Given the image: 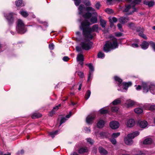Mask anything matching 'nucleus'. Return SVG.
<instances>
[{
	"instance_id": "obj_24",
	"label": "nucleus",
	"mask_w": 155,
	"mask_h": 155,
	"mask_svg": "<svg viewBox=\"0 0 155 155\" xmlns=\"http://www.w3.org/2000/svg\"><path fill=\"white\" fill-rule=\"evenodd\" d=\"M92 14L89 12H87L83 14V16L85 19H89L92 16Z\"/></svg>"
},
{
	"instance_id": "obj_44",
	"label": "nucleus",
	"mask_w": 155,
	"mask_h": 155,
	"mask_svg": "<svg viewBox=\"0 0 155 155\" xmlns=\"http://www.w3.org/2000/svg\"><path fill=\"white\" fill-rule=\"evenodd\" d=\"M58 132V130H56L54 131L51 132L49 133V135H50V136H51L52 138H53L54 137V135L57 134Z\"/></svg>"
},
{
	"instance_id": "obj_42",
	"label": "nucleus",
	"mask_w": 155,
	"mask_h": 155,
	"mask_svg": "<svg viewBox=\"0 0 155 155\" xmlns=\"http://www.w3.org/2000/svg\"><path fill=\"white\" fill-rule=\"evenodd\" d=\"M104 11L108 14L113 13L114 12L113 10L110 8H107L105 9Z\"/></svg>"
},
{
	"instance_id": "obj_2",
	"label": "nucleus",
	"mask_w": 155,
	"mask_h": 155,
	"mask_svg": "<svg viewBox=\"0 0 155 155\" xmlns=\"http://www.w3.org/2000/svg\"><path fill=\"white\" fill-rule=\"evenodd\" d=\"M112 41H107L104 46L103 50L106 53L110 51L111 49H114L118 47L117 39L114 36L110 37Z\"/></svg>"
},
{
	"instance_id": "obj_54",
	"label": "nucleus",
	"mask_w": 155,
	"mask_h": 155,
	"mask_svg": "<svg viewBox=\"0 0 155 155\" xmlns=\"http://www.w3.org/2000/svg\"><path fill=\"white\" fill-rule=\"evenodd\" d=\"M118 109V107H112L111 108V110L113 112H117Z\"/></svg>"
},
{
	"instance_id": "obj_16",
	"label": "nucleus",
	"mask_w": 155,
	"mask_h": 155,
	"mask_svg": "<svg viewBox=\"0 0 155 155\" xmlns=\"http://www.w3.org/2000/svg\"><path fill=\"white\" fill-rule=\"evenodd\" d=\"M149 46V43L146 41H143L140 45L141 48L144 50L147 49Z\"/></svg>"
},
{
	"instance_id": "obj_62",
	"label": "nucleus",
	"mask_w": 155,
	"mask_h": 155,
	"mask_svg": "<svg viewBox=\"0 0 155 155\" xmlns=\"http://www.w3.org/2000/svg\"><path fill=\"white\" fill-rule=\"evenodd\" d=\"M76 51L78 52H81L82 51V49L81 48L78 46H77L76 47Z\"/></svg>"
},
{
	"instance_id": "obj_39",
	"label": "nucleus",
	"mask_w": 155,
	"mask_h": 155,
	"mask_svg": "<svg viewBox=\"0 0 155 155\" xmlns=\"http://www.w3.org/2000/svg\"><path fill=\"white\" fill-rule=\"evenodd\" d=\"M23 3L22 0H18L15 2V5L17 7H20L22 5Z\"/></svg>"
},
{
	"instance_id": "obj_57",
	"label": "nucleus",
	"mask_w": 155,
	"mask_h": 155,
	"mask_svg": "<svg viewBox=\"0 0 155 155\" xmlns=\"http://www.w3.org/2000/svg\"><path fill=\"white\" fill-rule=\"evenodd\" d=\"M123 35V33L120 32H115V35L117 37H119L122 36Z\"/></svg>"
},
{
	"instance_id": "obj_13",
	"label": "nucleus",
	"mask_w": 155,
	"mask_h": 155,
	"mask_svg": "<svg viewBox=\"0 0 155 155\" xmlns=\"http://www.w3.org/2000/svg\"><path fill=\"white\" fill-rule=\"evenodd\" d=\"M126 124L127 127H131L135 125V122L134 119H130L127 120Z\"/></svg>"
},
{
	"instance_id": "obj_45",
	"label": "nucleus",
	"mask_w": 155,
	"mask_h": 155,
	"mask_svg": "<svg viewBox=\"0 0 155 155\" xmlns=\"http://www.w3.org/2000/svg\"><path fill=\"white\" fill-rule=\"evenodd\" d=\"M104 56V54L101 51L99 52L97 54V57L99 58H103Z\"/></svg>"
},
{
	"instance_id": "obj_36",
	"label": "nucleus",
	"mask_w": 155,
	"mask_h": 155,
	"mask_svg": "<svg viewBox=\"0 0 155 155\" xmlns=\"http://www.w3.org/2000/svg\"><path fill=\"white\" fill-rule=\"evenodd\" d=\"M91 94V92L90 90L87 91L85 95V98L86 100H87L90 97Z\"/></svg>"
},
{
	"instance_id": "obj_34",
	"label": "nucleus",
	"mask_w": 155,
	"mask_h": 155,
	"mask_svg": "<svg viewBox=\"0 0 155 155\" xmlns=\"http://www.w3.org/2000/svg\"><path fill=\"white\" fill-rule=\"evenodd\" d=\"M135 112L137 114H140L143 112V110L140 107H137L134 110Z\"/></svg>"
},
{
	"instance_id": "obj_35",
	"label": "nucleus",
	"mask_w": 155,
	"mask_h": 155,
	"mask_svg": "<svg viewBox=\"0 0 155 155\" xmlns=\"http://www.w3.org/2000/svg\"><path fill=\"white\" fill-rule=\"evenodd\" d=\"M121 103L120 98H118L115 100L113 102L112 104L114 105H116L120 104Z\"/></svg>"
},
{
	"instance_id": "obj_32",
	"label": "nucleus",
	"mask_w": 155,
	"mask_h": 155,
	"mask_svg": "<svg viewBox=\"0 0 155 155\" xmlns=\"http://www.w3.org/2000/svg\"><path fill=\"white\" fill-rule=\"evenodd\" d=\"M128 26L133 30H135L136 27L135 24L133 22H130L128 24Z\"/></svg>"
},
{
	"instance_id": "obj_63",
	"label": "nucleus",
	"mask_w": 155,
	"mask_h": 155,
	"mask_svg": "<svg viewBox=\"0 0 155 155\" xmlns=\"http://www.w3.org/2000/svg\"><path fill=\"white\" fill-rule=\"evenodd\" d=\"M0 155H11V153L9 152H7V153L3 154L2 152L0 150Z\"/></svg>"
},
{
	"instance_id": "obj_53",
	"label": "nucleus",
	"mask_w": 155,
	"mask_h": 155,
	"mask_svg": "<svg viewBox=\"0 0 155 155\" xmlns=\"http://www.w3.org/2000/svg\"><path fill=\"white\" fill-rule=\"evenodd\" d=\"M117 26L118 28V29H119L120 31L121 32H123L124 30L122 28V25L121 24H118L117 25Z\"/></svg>"
},
{
	"instance_id": "obj_17",
	"label": "nucleus",
	"mask_w": 155,
	"mask_h": 155,
	"mask_svg": "<svg viewBox=\"0 0 155 155\" xmlns=\"http://www.w3.org/2000/svg\"><path fill=\"white\" fill-rule=\"evenodd\" d=\"M99 21L100 25L101 27L103 28H105L106 26L107 21L102 19L100 16Z\"/></svg>"
},
{
	"instance_id": "obj_4",
	"label": "nucleus",
	"mask_w": 155,
	"mask_h": 155,
	"mask_svg": "<svg viewBox=\"0 0 155 155\" xmlns=\"http://www.w3.org/2000/svg\"><path fill=\"white\" fill-rule=\"evenodd\" d=\"M139 134V133L137 131L128 134L127 137L124 138V141L125 143L128 145L131 144L133 143L132 139L138 135Z\"/></svg>"
},
{
	"instance_id": "obj_7",
	"label": "nucleus",
	"mask_w": 155,
	"mask_h": 155,
	"mask_svg": "<svg viewBox=\"0 0 155 155\" xmlns=\"http://www.w3.org/2000/svg\"><path fill=\"white\" fill-rule=\"evenodd\" d=\"M95 117L96 115L94 114H93L88 115L86 119V122L87 123L89 124H92Z\"/></svg>"
},
{
	"instance_id": "obj_3",
	"label": "nucleus",
	"mask_w": 155,
	"mask_h": 155,
	"mask_svg": "<svg viewBox=\"0 0 155 155\" xmlns=\"http://www.w3.org/2000/svg\"><path fill=\"white\" fill-rule=\"evenodd\" d=\"M142 88L143 92L146 93L149 90L153 94H155V83L153 82L143 83Z\"/></svg>"
},
{
	"instance_id": "obj_51",
	"label": "nucleus",
	"mask_w": 155,
	"mask_h": 155,
	"mask_svg": "<svg viewBox=\"0 0 155 155\" xmlns=\"http://www.w3.org/2000/svg\"><path fill=\"white\" fill-rule=\"evenodd\" d=\"M86 140L88 143L91 145L94 142L93 140L90 138H87L86 139Z\"/></svg>"
},
{
	"instance_id": "obj_12",
	"label": "nucleus",
	"mask_w": 155,
	"mask_h": 155,
	"mask_svg": "<svg viewBox=\"0 0 155 155\" xmlns=\"http://www.w3.org/2000/svg\"><path fill=\"white\" fill-rule=\"evenodd\" d=\"M61 106V104H60L54 107L53 109L50 111L49 114V115L52 117L55 114V111L59 108V107Z\"/></svg>"
},
{
	"instance_id": "obj_52",
	"label": "nucleus",
	"mask_w": 155,
	"mask_h": 155,
	"mask_svg": "<svg viewBox=\"0 0 155 155\" xmlns=\"http://www.w3.org/2000/svg\"><path fill=\"white\" fill-rule=\"evenodd\" d=\"M110 141L113 144H115L117 143V141L114 138L111 137L110 139Z\"/></svg>"
},
{
	"instance_id": "obj_22",
	"label": "nucleus",
	"mask_w": 155,
	"mask_h": 155,
	"mask_svg": "<svg viewBox=\"0 0 155 155\" xmlns=\"http://www.w3.org/2000/svg\"><path fill=\"white\" fill-rule=\"evenodd\" d=\"M88 150V149L87 147H84L80 148L78 150V152L79 153L82 154L84 153L87 152Z\"/></svg>"
},
{
	"instance_id": "obj_59",
	"label": "nucleus",
	"mask_w": 155,
	"mask_h": 155,
	"mask_svg": "<svg viewBox=\"0 0 155 155\" xmlns=\"http://www.w3.org/2000/svg\"><path fill=\"white\" fill-rule=\"evenodd\" d=\"M109 21L110 24V28H113L114 27H115V26L114 25V23L112 21L111 19H109Z\"/></svg>"
},
{
	"instance_id": "obj_29",
	"label": "nucleus",
	"mask_w": 155,
	"mask_h": 155,
	"mask_svg": "<svg viewBox=\"0 0 155 155\" xmlns=\"http://www.w3.org/2000/svg\"><path fill=\"white\" fill-rule=\"evenodd\" d=\"M144 4L146 5H148L150 7H152L154 5L155 2L153 1H150L146 2Z\"/></svg>"
},
{
	"instance_id": "obj_20",
	"label": "nucleus",
	"mask_w": 155,
	"mask_h": 155,
	"mask_svg": "<svg viewBox=\"0 0 155 155\" xmlns=\"http://www.w3.org/2000/svg\"><path fill=\"white\" fill-rule=\"evenodd\" d=\"M122 84L124 89L127 90L128 89V88L131 85L132 83L131 82H123Z\"/></svg>"
},
{
	"instance_id": "obj_60",
	"label": "nucleus",
	"mask_w": 155,
	"mask_h": 155,
	"mask_svg": "<svg viewBox=\"0 0 155 155\" xmlns=\"http://www.w3.org/2000/svg\"><path fill=\"white\" fill-rule=\"evenodd\" d=\"M54 45L53 43H51L49 45V48L50 50H53L54 48Z\"/></svg>"
},
{
	"instance_id": "obj_5",
	"label": "nucleus",
	"mask_w": 155,
	"mask_h": 155,
	"mask_svg": "<svg viewBox=\"0 0 155 155\" xmlns=\"http://www.w3.org/2000/svg\"><path fill=\"white\" fill-rule=\"evenodd\" d=\"M92 44V42L91 41H89L87 43L83 41L81 42L80 45L83 49L88 50L91 48Z\"/></svg>"
},
{
	"instance_id": "obj_6",
	"label": "nucleus",
	"mask_w": 155,
	"mask_h": 155,
	"mask_svg": "<svg viewBox=\"0 0 155 155\" xmlns=\"http://www.w3.org/2000/svg\"><path fill=\"white\" fill-rule=\"evenodd\" d=\"M6 18L7 20L8 24L12 25L14 22V18L12 13L7 14L5 15Z\"/></svg>"
},
{
	"instance_id": "obj_56",
	"label": "nucleus",
	"mask_w": 155,
	"mask_h": 155,
	"mask_svg": "<svg viewBox=\"0 0 155 155\" xmlns=\"http://www.w3.org/2000/svg\"><path fill=\"white\" fill-rule=\"evenodd\" d=\"M78 74L81 78H83L84 77V75L83 72L81 71L78 72Z\"/></svg>"
},
{
	"instance_id": "obj_50",
	"label": "nucleus",
	"mask_w": 155,
	"mask_h": 155,
	"mask_svg": "<svg viewBox=\"0 0 155 155\" xmlns=\"http://www.w3.org/2000/svg\"><path fill=\"white\" fill-rule=\"evenodd\" d=\"M100 111L101 114H106L108 113V111L107 110L103 109V108L101 109L100 110Z\"/></svg>"
},
{
	"instance_id": "obj_14",
	"label": "nucleus",
	"mask_w": 155,
	"mask_h": 155,
	"mask_svg": "<svg viewBox=\"0 0 155 155\" xmlns=\"http://www.w3.org/2000/svg\"><path fill=\"white\" fill-rule=\"evenodd\" d=\"M144 107L146 110H155V105H150L149 104H146L144 105Z\"/></svg>"
},
{
	"instance_id": "obj_41",
	"label": "nucleus",
	"mask_w": 155,
	"mask_h": 155,
	"mask_svg": "<svg viewBox=\"0 0 155 155\" xmlns=\"http://www.w3.org/2000/svg\"><path fill=\"white\" fill-rule=\"evenodd\" d=\"M86 10L87 12L90 11L94 12L95 11V9L94 8L91 7H89V6L88 7H86Z\"/></svg>"
},
{
	"instance_id": "obj_25",
	"label": "nucleus",
	"mask_w": 155,
	"mask_h": 155,
	"mask_svg": "<svg viewBox=\"0 0 155 155\" xmlns=\"http://www.w3.org/2000/svg\"><path fill=\"white\" fill-rule=\"evenodd\" d=\"M147 124V123L145 121H141L139 123V126L140 127L142 128H145L146 127Z\"/></svg>"
},
{
	"instance_id": "obj_18",
	"label": "nucleus",
	"mask_w": 155,
	"mask_h": 155,
	"mask_svg": "<svg viewBox=\"0 0 155 155\" xmlns=\"http://www.w3.org/2000/svg\"><path fill=\"white\" fill-rule=\"evenodd\" d=\"M85 7L84 5L82 4H81L78 8V14L79 15H82L83 13V11L85 9Z\"/></svg>"
},
{
	"instance_id": "obj_19",
	"label": "nucleus",
	"mask_w": 155,
	"mask_h": 155,
	"mask_svg": "<svg viewBox=\"0 0 155 155\" xmlns=\"http://www.w3.org/2000/svg\"><path fill=\"white\" fill-rule=\"evenodd\" d=\"M104 121L103 120H100L97 122V126L99 128H102L104 127Z\"/></svg>"
},
{
	"instance_id": "obj_64",
	"label": "nucleus",
	"mask_w": 155,
	"mask_h": 155,
	"mask_svg": "<svg viewBox=\"0 0 155 155\" xmlns=\"http://www.w3.org/2000/svg\"><path fill=\"white\" fill-rule=\"evenodd\" d=\"M86 65L89 68H93V66L91 63L86 64Z\"/></svg>"
},
{
	"instance_id": "obj_30",
	"label": "nucleus",
	"mask_w": 155,
	"mask_h": 155,
	"mask_svg": "<svg viewBox=\"0 0 155 155\" xmlns=\"http://www.w3.org/2000/svg\"><path fill=\"white\" fill-rule=\"evenodd\" d=\"M77 60L78 61H84V58L83 55L82 54H79L77 55Z\"/></svg>"
},
{
	"instance_id": "obj_28",
	"label": "nucleus",
	"mask_w": 155,
	"mask_h": 155,
	"mask_svg": "<svg viewBox=\"0 0 155 155\" xmlns=\"http://www.w3.org/2000/svg\"><path fill=\"white\" fill-rule=\"evenodd\" d=\"M16 27H25V25L23 21L21 19H18L17 21Z\"/></svg>"
},
{
	"instance_id": "obj_26",
	"label": "nucleus",
	"mask_w": 155,
	"mask_h": 155,
	"mask_svg": "<svg viewBox=\"0 0 155 155\" xmlns=\"http://www.w3.org/2000/svg\"><path fill=\"white\" fill-rule=\"evenodd\" d=\"M135 30H136L137 32H139V33H143L144 31V29L142 27H136Z\"/></svg>"
},
{
	"instance_id": "obj_55",
	"label": "nucleus",
	"mask_w": 155,
	"mask_h": 155,
	"mask_svg": "<svg viewBox=\"0 0 155 155\" xmlns=\"http://www.w3.org/2000/svg\"><path fill=\"white\" fill-rule=\"evenodd\" d=\"M66 119L64 117H62L61 118L60 121V123L59 126H60L63 123H64L65 121L66 120Z\"/></svg>"
},
{
	"instance_id": "obj_23",
	"label": "nucleus",
	"mask_w": 155,
	"mask_h": 155,
	"mask_svg": "<svg viewBox=\"0 0 155 155\" xmlns=\"http://www.w3.org/2000/svg\"><path fill=\"white\" fill-rule=\"evenodd\" d=\"M99 150L100 153L101 154L106 155L107 154V151L102 147L99 148Z\"/></svg>"
},
{
	"instance_id": "obj_31",
	"label": "nucleus",
	"mask_w": 155,
	"mask_h": 155,
	"mask_svg": "<svg viewBox=\"0 0 155 155\" xmlns=\"http://www.w3.org/2000/svg\"><path fill=\"white\" fill-rule=\"evenodd\" d=\"M152 142V140L151 138H148L145 139L143 141V143L144 144H149L151 143Z\"/></svg>"
},
{
	"instance_id": "obj_11",
	"label": "nucleus",
	"mask_w": 155,
	"mask_h": 155,
	"mask_svg": "<svg viewBox=\"0 0 155 155\" xmlns=\"http://www.w3.org/2000/svg\"><path fill=\"white\" fill-rule=\"evenodd\" d=\"M129 18L128 17H122L118 19V21L121 24H125L129 21Z\"/></svg>"
},
{
	"instance_id": "obj_10",
	"label": "nucleus",
	"mask_w": 155,
	"mask_h": 155,
	"mask_svg": "<svg viewBox=\"0 0 155 155\" xmlns=\"http://www.w3.org/2000/svg\"><path fill=\"white\" fill-rule=\"evenodd\" d=\"M92 14L95 15L91 16L90 21L92 24L97 23V13L96 12H94Z\"/></svg>"
},
{
	"instance_id": "obj_48",
	"label": "nucleus",
	"mask_w": 155,
	"mask_h": 155,
	"mask_svg": "<svg viewBox=\"0 0 155 155\" xmlns=\"http://www.w3.org/2000/svg\"><path fill=\"white\" fill-rule=\"evenodd\" d=\"M120 135V133L118 132L117 133H113L111 136L113 138H117Z\"/></svg>"
},
{
	"instance_id": "obj_49",
	"label": "nucleus",
	"mask_w": 155,
	"mask_h": 155,
	"mask_svg": "<svg viewBox=\"0 0 155 155\" xmlns=\"http://www.w3.org/2000/svg\"><path fill=\"white\" fill-rule=\"evenodd\" d=\"M76 6L79 5L81 2V0H73Z\"/></svg>"
},
{
	"instance_id": "obj_21",
	"label": "nucleus",
	"mask_w": 155,
	"mask_h": 155,
	"mask_svg": "<svg viewBox=\"0 0 155 155\" xmlns=\"http://www.w3.org/2000/svg\"><path fill=\"white\" fill-rule=\"evenodd\" d=\"M114 78L115 81H117L118 82V86L119 87H120L122 85V79L120 78L119 77H117V76H114Z\"/></svg>"
},
{
	"instance_id": "obj_61",
	"label": "nucleus",
	"mask_w": 155,
	"mask_h": 155,
	"mask_svg": "<svg viewBox=\"0 0 155 155\" xmlns=\"http://www.w3.org/2000/svg\"><path fill=\"white\" fill-rule=\"evenodd\" d=\"M63 60L64 61H68L69 59V58L66 56H65L63 57Z\"/></svg>"
},
{
	"instance_id": "obj_9",
	"label": "nucleus",
	"mask_w": 155,
	"mask_h": 155,
	"mask_svg": "<svg viewBox=\"0 0 155 155\" xmlns=\"http://www.w3.org/2000/svg\"><path fill=\"white\" fill-rule=\"evenodd\" d=\"M16 29L17 32L20 34H24L27 31L25 27H16Z\"/></svg>"
},
{
	"instance_id": "obj_38",
	"label": "nucleus",
	"mask_w": 155,
	"mask_h": 155,
	"mask_svg": "<svg viewBox=\"0 0 155 155\" xmlns=\"http://www.w3.org/2000/svg\"><path fill=\"white\" fill-rule=\"evenodd\" d=\"M20 13L22 16L26 18L28 16V14L26 11H22L20 12Z\"/></svg>"
},
{
	"instance_id": "obj_27",
	"label": "nucleus",
	"mask_w": 155,
	"mask_h": 155,
	"mask_svg": "<svg viewBox=\"0 0 155 155\" xmlns=\"http://www.w3.org/2000/svg\"><path fill=\"white\" fill-rule=\"evenodd\" d=\"M126 104L127 107H130L134 105L135 104V102L133 101L129 100L127 101Z\"/></svg>"
},
{
	"instance_id": "obj_8",
	"label": "nucleus",
	"mask_w": 155,
	"mask_h": 155,
	"mask_svg": "<svg viewBox=\"0 0 155 155\" xmlns=\"http://www.w3.org/2000/svg\"><path fill=\"white\" fill-rule=\"evenodd\" d=\"M110 126L112 129H115L118 128L119 127L120 124L119 122L117 121H112L110 122Z\"/></svg>"
},
{
	"instance_id": "obj_15",
	"label": "nucleus",
	"mask_w": 155,
	"mask_h": 155,
	"mask_svg": "<svg viewBox=\"0 0 155 155\" xmlns=\"http://www.w3.org/2000/svg\"><path fill=\"white\" fill-rule=\"evenodd\" d=\"M94 71V68H90L89 70L87 80V81L88 82H89L93 78V72Z\"/></svg>"
},
{
	"instance_id": "obj_58",
	"label": "nucleus",
	"mask_w": 155,
	"mask_h": 155,
	"mask_svg": "<svg viewBox=\"0 0 155 155\" xmlns=\"http://www.w3.org/2000/svg\"><path fill=\"white\" fill-rule=\"evenodd\" d=\"M142 0H134L133 2V3H135V4L138 5L141 2Z\"/></svg>"
},
{
	"instance_id": "obj_1",
	"label": "nucleus",
	"mask_w": 155,
	"mask_h": 155,
	"mask_svg": "<svg viewBox=\"0 0 155 155\" xmlns=\"http://www.w3.org/2000/svg\"><path fill=\"white\" fill-rule=\"evenodd\" d=\"M91 25L90 23L87 20L85 19L81 22L80 28L82 31L83 35L85 37L89 38L91 39L93 36L91 33L98 31V25L97 24H95L91 28L90 27Z\"/></svg>"
},
{
	"instance_id": "obj_33",
	"label": "nucleus",
	"mask_w": 155,
	"mask_h": 155,
	"mask_svg": "<svg viewBox=\"0 0 155 155\" xmlns=\"http://www.w3.org/2000/svg\"><path fill=\"white\" fill-rule=\"evenodd\" d=\"M42 116L41 114L39 113H35L33 114L31 116L32 119H34L36 118H38L41 117Z\"/></svg>"
},
{
	"instance_id": "obj_46",
	"label": "nucleus",
	"mask_w": 155,
	"mask_h": 155,
	"mask_svg": "<svg viewBox=\"0 0 155 155\" xmlns=\"http://www.w3.org/2000/svg\"><path fill=\"white\" fill-rule=\"evenodd\" d=\"M101 6V5L99 2H97L95 5V8L97 10H99Z\"/></svg>"
},
{
	"instance_id": "obj_47",
	"label": "nucleus",
	"mask_w": 155,
	"mask_h": 155,
	"mask_svg": "<svg viewBox=\"0 0 155 155\" xmlns=\"http://www.w3.org/2000/svg\"><path fill=\"white\" fill-rule=\"evenodd\" d=\"M138 35L139 36L142 37L143 38L147 40V37L144 34H143V33H139Z\"/></svg>"
},
{
	"instance_id": "obj_43",
	"label": "nucleus",
	"mask_w": 155,
	"mask_h": 155,
	"mask_svg": "<svg viewBox=\"0 0 155 155\" xmlns=\"http://www.w3.org/2000/svg\"><path fill=\"white\" fill-rule=\"evenodd\" d=\"M149 44L150 46L152 48L153 51H155V43L151 41L149 42Z\"/></svg>"
},
{
	"instance_id": "obj_37",
	"label": "nucleus",
	"mask_w": 155,
	"mask_h": 155,
	"mask_svg": "<svg viewBox=\"0 0 155 155\" xmlns=\"http://www.w3.org/2000/svg\"><path fill=\"white\" fill-rule=\"evenodd\" d=\"M82 2L86 6H90L91 5V2L89 0H83Z\"/></svg>"
},
{
	"instance_id": "obj_40",
	"label": "nucleus",
	"mask_w": 155,
	"mask_h": 155,
	"mask_svg": "<svg viewBox=\"0 0 155 155\" xmlns=\"http://www.w3.org/2000/svg\"><path fill=\"white\" fill-rule=\"evenodd\" d=\"M125 8L123 10V12H127L131 8V6L130 5H125Z\"/></svg>"
}]
</instances>
